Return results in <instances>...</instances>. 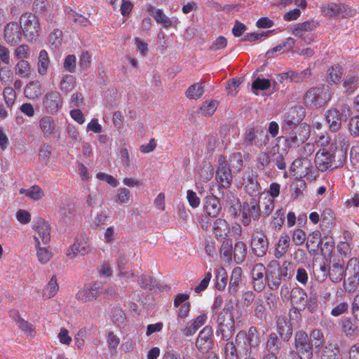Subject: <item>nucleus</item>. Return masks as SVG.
Returning <instances> with one entry per match:
<instances>
[{
    "label": "nucleus",
    "mask_w": 359,
    "mask_h": 359,
    "mask_svg": "<svg viewBox=\"0 0 359 359\" xmlns=\"http://www.w3.org/2000/svg\"><path fill=\"white\" fill-rule=\"evenodd\" d=\"M331 97L330 89L328 86L321 85L311 88L305 94L304 102L306 106L318 109L325 105Z\"/></svg>",
    "instance_id": "f257e3e1"
},
{
    "label": "nucleus",
    "mask_w": 359,
    "mask_h": 359,
    "mask_svg": "<svg viewBox=\"0 0 359 359\" xmlns=\"http://www.w3.org/2000/svg\"><path fill=\"white\" fill-rule=\"evenodd\" d=\"M345 156L341 154L339 160H336V154L326 149H320L316 154L315 164L320 172L334 170L343 165Z\"/></svg>",
    "instance_id": "f03ea898"
},
{
    "label": "nucleus",
    "mask_w": 359,
    "mask_h": 359,
    "mask_svg": "<svg viewBox=\"0 0 359 359\" xmlns=\"http://www.w3.org/2000/svg\"><path fill=\"white\" fill-rule=\"evenodd\" d=\"M20 26L25 36L28 41L36 40L41 32L39 18L32 13L22 14L20 19Z\"/></svg>",
    "instance_id": "7ed1b4c3"
},
{
    "label": "nucleus",
    "mask_w": 359,
    "mask_h": 359,
    "mask_svg": "<svg viewBox=\"0 0 359 359\" xmlns=\"http://www.w3.org/2000/svg\"><path fill=\"white\" fill-rule=\"evenodd\" d=\"M344 287L346 292H353L359 284V259L353 257L347 263L345 269Z\"/></svg>",
    "instance_id": "20e7f679"
},
{
    "label": "nucleus",
    "mask_w": 359,
    "mask_h": 359,
    "mask_svg": "<svg viewBox=\"0 0 359 359\" xmlns=\"http://www.w3.org/2000/svg\"><path fill=\"white\" fill-rule=\"evenodd\" d=\"M217 323V334H221L224 340L229 341L233 334L235 323L233 316L228 309H223L219 314Z\"/></svg>",
    "instance_id": "39448f33"
},
{
    "label": "nucleus",
    "mask_w": 359,
    "mask_h": 359,
    "mask_svg": "<svg viewBox=\"0 0 359 359\" xmlns=\"http://www.w3.org/2000/svg\"><path fill=\"white\" fill-rule=\"evenodd\" d=\"M310 126L302 123L294 126L285 137V142L289 148H297L305 142L310 136Z\"/></svg>",
    "instance_id": "423d86ee"
},
{
    "label": "nucleus",
    "mask_w": 359,
    "mask_h": 359,
    "mask_svg": "<svg viewBox=\"0 0 359 359\" xmlns=\"http://www.w3.org/2000/svg\"><path fill=\"white\" fill-rule=\"evenodd\" d=\"M250 246L253 253L257 257H262L266 254L269 249V241L261 227H254Z\"/></svg>",
    "instance_id": "0eeeda50"
},
{
    "label": "nucleus",
    "mask_w": 359,
    "mask_h": 359,
    "mask_svg": "<svg viewBox=\"0 0 359 359\" xmlns=\"http://www.w3.org/2000/svg\"><path fill=\"white\" fill-rule=\"evenodd\" d=\"M294 346L301 359H312V345L308 334L304 331H298L294 335Z\"/></svg>",
    "instance_id": "6e6552de"
},
{
    "label": "nucleus",
    "mask_w": 359,
    "mask_h": 359,
    "mask_svg": "<svg viewBox=\"0 0 359 359\" xmlns=\"http://www.w3.org/2000/svg\"><path fill=\"white\" fill-rule=\"evenodd\" d=\"M241 214V222L245 226H249L252 219L258 220L262 214L259 203L255 198L243 203Z\"/></svg>",
    "instance_id": "1a4fd4ad"
},
{
    "label": "nucleus",
    "mask_w": 359,
    "mask_h": 359,
    "mask_svg": "<svg viewBox=\"0 0 359 359\" xmlns=\"http://www.w3.org/2000/svg\"><path fill=\"white\" fill-rule=\"evenodd\" d=\"M102 291V288L99 283L96 282L90 283L78 291L76 294V298L82 302H93L100 295Z\"/></svg>",
    "instance_id": "9d476101"
},
{
    "label": "nucleus",
    "mask_w": 359,
    "mask_h": 359,
    "mask_svg": "<svg viewBox=\"0 0 359 359\" xmlns=\"http://www.w3.org/2000/svg\"><path fill=\"white\" fill-rule=\"evenodd\" d=\"M146 10L154 17L157 24L161 25L165 29L176 27L180 22L177 18H170L168 17L162 9L156 8L151 4H147Z\"/></svg>",
    "instance_id": "9b49d317"
},
{
    "label": "nucleus",
    "mask_w": 359,
    "mask_h": 359,
    "mask_svg": "<svg viewBox=\"0 0 359 359\" xmlns=\"http://www.w3.org/2000/svg\"><path fill=\"white\" fill-rule=\"evenodd\" d=\"M320 11L324 15L332 18H346L353 14L351 9L346 5L333 2L323 5Z\"/></svg>",
    "instance_id": "f8f14e48"
},
{
    "label": "nucleus",
    "mask_w": 359,
    "mask_h": 359,
    "mask_svg": "<svg viewBox=\"0 0 359 359\" xmlns=\"http://www.w3.org/2000/svg\"><path fill=\"white\" fill-rule=\"evenodd\" d=\"M90 251V247L88 239L81 236L76 238L74 243L69 246L66 252V256L71 260H74L79 256H84Z\"/></svg>",
    "instance_id": "ddd939ff"
},
{
    "label": "nucleus",
    "mask_w": 359,
    "mask_h": 359,
    "mask_svg": "<svg viewBox=\"0 0 359 359\" xmlns=\"http://www.w3.org/2000/svg\"><path fill=\"white\" fill-rule=\"evenodd\" d=\"M304 111L302 107L295 106L291 107L285 113L283 118L282 129L288 130L302 121Z\"/></svg>",
    "instance_id": "4468645a"
},
{
    "label": "nucleus",
    "mask_w": 359,
    "mask_h": 359,
    "mask_svg": "<svg viewBox=\"0 0 359 359\" xmlns=\"http://www.w3.org/2000/svg\"><path fill=\"white\" fill-rule=\"evenodd\" d=\"M248 341L249 347L245 348L244 355L245 358L250 357L252 353V348L259 346L260 343V337L256 327H250L246 332L241 330L236 335V341L239 339H245Z\"/></svg>",
    "instance_id": "2eb2a0df"
},
{
    "label": "nucleus",
    "mask_w": 359,
    "mask_h": 359,
    "mask_svg": "<svg viewBox=\"0 0 359 359\" xmlns=\"http://www.w3.org/2000/svg\"><path fill=\"white\" fill-rule=\"evenodd\" d=\"M214 346L212 330L210 326H205L199 332L196 341L197 349L202 353H208Z\"/></svg>",
    "instance_id": "dca6fc26"
},
{
    "label": "nucleus",
    "mask_w": 359,
    "mask_h": 359,
    "mask_svg": "<svg viewBox=\"0 0 359 359\" xmlns=\"http://www.w3.org/2000/svg\"><path fill=\"white\" fill-rule=\"evenodd\" d=\"M63 100L57 91H50L44 95L43 107L46 111L50 114H55L62 107Z\"/></svg>",
    "instance_id": "f3484780"
},
{
    "label": "nucleus",
    "mask_w": 359,
    "mask_h": 359,
    "mask_svg": "<svg viewBox=\"0 0 359 359\" xmlns=\"http://www.w3.org/2000/svg\"><path fill=\"white\" fill-rule=\"evenodd\" d=\"M33 229L38 234L34 236L36 245H40V239L43 244H48L50 241V226L47 222L42 218H38L34 223Z\"/></svg>",
    "instance_id": "a211bd4d"
},
{
    "label": "nucleus",
    "mask_w": 359,
    "mask_h": 359,
    "mask_svg": "<svg viewBox=\"0 0 359 359\" xmlns=\"http://www.w3.org/2000/svg\"><path fill=\"white\" fill-rule=\"evenodd\" d=\"M4 39L6 42L11 46L18 44L22 38V30L15 22L8 23L4 30Z\"/></svg>",
    "instance_id": "6ab92c4d"
},
{
    "label": "nucleus",
    "mask_w": 359,
    "mask_h": 359,
    "mask_svg": "<svg viewBox=\"0 0 359 359\" xmlns=\"http://www.w3.org/2000/svg\"><path fill=\"white\" fill-rule=\"evenodd\" d=\"M216 179L224 188L229 187L232 182V174L229 165L222 157L219 160Z\"/></svg>",
    "instance_id": "aec40b11"
},
{
    "label": "nucleus",
    "mask_w": 359,
    "mask_h": 359,
    "mask_svg": "<svg viewBox=\"0 0 359 359\" xmlns=\"http://www.w3.org/2000/svg\"><path fill=\"white\" fill-rule=\"evenodd\" d=\"M277 331L284 341H288L292 334V328L290 320L285 316H278L276 319Z\"/></svg>",
    "instance_id": "412c9836"
},
{
    "label": "nucleus",
    "mask_w": 359,
    "mask_h": 359,
    "mask_svg": "<svg viewBox=\"0 0 359 359\" xmlns=\"http://www.w3.org/2000/svg\"><path fill=\"white\" fill-rule=\"evenodd\" d=\"M311 161L306 157H301L292 162L290 170L296 172V174L301 177L309 174L311 172Z\"/></svg>",
    "instance_id": "4be33fe9"
},
{
    "label": "nucleus",
    "mask_w": 359,
    "mask_h": 359,
    "mask_svg": "<svg viewBox=\"0 0 359 359\" xmlns=\"http://www.w3.org/2000/svg\"><path fill=\"white\" fill-rule=\"evenodd\" d=\"M325 119L332 132L338 131L341 126V114L336 109L331 108L325 112Z\"/></svg>",
    "instance_id": "5701e85b"
},
{
    "label": "nucleus",
    "mask_w": 359,
    "mask_h": 359,
    "mask_svg": "<svg viewBox=\"0 0 359 359\" xmlns=\"http://www.w3.org/2000/svg\"><path fill=\"white\" fill-rule=\"evenodd\" d=\"M39 128L45 137H52L56 133V124L53 117L43 116L39 121Z\"/></svg>",
    "instance_id": "b1692460"
},
{
    "label": "nucleus",
    "mask_w": 359,
    "mask_h": 359,
    "mask_svg": "<svg viewBox=\"0 0 359 359\" xmlns=\"http://www.w3.org/2000/svg\"><path fill=\"white\" fill-rule=\"evenodd\" d=\"M208 316L205 313H201L192 320H191L184 327L183 332L185 336H192L196 331L202 327L206 322Z\"/></svg>",
    "instance_id": "393cba45"
},
{
    "label": "nucleus",
    "mask_w": 359,
    "mask_h": 359,
    "mask_svg": "<svg viewBox=\"0 0 359 359\" xmlns=\"http://www.w3.org/2000/svg\"><path fill=\"white\" fill-rule=\"evenodd\" d=\"M290 299L293 304L296 305L297 308L299 309H304L306 308V303L307 302V294L301 287H294L290 291Z\"/></svg>",
    "instance_id": "a878e982"
},
{
    "label": "nucleus",
    "mask_w": 359,
    "mask_h": 359,
    "mask_svg": "<svg viewBox=\"0 0 359 359\" xmlns=\"http://www.w3.org/2000/svg\"><path fill=\"white\" fill-rule=\"evenodd\" d=\"M222 206L218 198L215 196L206 197L204 210L208 216L216 217L219 215Z\"/></svg>",
    "instance_id": "bb28decb"
},
{
    "label": "nucleus",
    "mask_w": 359,
    "mask_h": 359,
    "mask_svg": "<svg viewBox=\"0 0 359 359\" xmlns=\"http://www.w3.org/2000/svg\"><path fill=\"white\" fill-rule=\"evenodd\" d=\"M242 274L243 271L241 267L237 266L233 269L228 287L231 294H235L238 291L240 285L242 284Z\"/></svg>",
    "instance_id": "cd10ccee"
},
{
    "label": "nucleus",
    "mask_w": 359,
    "mask_h": 359,
    "mask_svg": "<svg viewBox=\"0 0 359 359\" xmlns=\"http://www.w3.org/2000/svg\"><path fill=\"white\" fill-rule=\"evenodd\" d=\"M328 276L332 282H339L345 277L344 262L341 261L334 262L329 269Z\"/></svg>",
    "instance_id": "c85d7f7f"
},
{
    "label": "nucleus",
    "mask_w": 359,
    "mask_h": 359,
    "mask_svg": "<svg viewBox=\"0 0 359 359\" xmlns=\"http://www.w3.org/2000/svg\"><path fill=\"white\" fill-rule=\"evenodd\" d=\"M282 348L280 339L275 333L269 334L266 343V349L268 351L266 355H273L277 356Z\"/></svg>",
    "instance_id": "c756f323"
},
{
    "label": "nucleus",
    "mask_w": 359,
    "mask_h": 359,
    "mask_svg": "<svg viewBox=\"0 0 359 359\" xmlns=\"http://www.w3.org/2000/svg\"><path fill=\"white\" fill-rule=\"evenodd\" d=\"M290 245V237L287 234H283L280 236L275 246L274 256L276 259H280L288 251Z\"/></svg>",
    "instance_id": "7c9ffc66"
},
{
    "label": "nucleus",
    "mask_w": 359,
    "mask_h": 359,
    "mask_svg": "<svg viewBox=\"0 0 359 359\" xmlns=\"http://www.w3.org/2000/svg\"><path fill=\"white\" fill-rule=\"evenodd\" d=\"M318 26V22L315 20H308L296 25L292 30V34L295 36H302V32H308L314 30Z\"/></svg>",
    "instance_id": "2f4dec72"
},
{
    "label": "nucleus",
    "mask_w": 359,
    "mask_h": 359,
    "mask_svg": "<svg viewBox=\"0 0 359 359\" xmlns=\"http://www.w3.org/2000/svg\"><path fill=\"white\" fill-rule=\"evenodd\" d=\"M245 189L251 195H256L259 191V184L257 180V175L252 172L249 173L245 180Z\"/></svg>",
    "instance_id": "473e14b6"
},
{
    "label": "nucleus",
    "mask_w": 359,
    "mask_h": 359,
    "mask_svg": "<svg viewBox=\"0 0 359 359\" xmlns=\"http://www.w3.org/2000/svg\"><path fill=\"white\" fill-rule=\"evenodd\" d=\"M50 65V59L46 50L39 52L37 62V72L41 75H46Z\"/></svg>",
    "instance_id": "72a5a7b5"
},
{
    "label": "nucleus",
    "mask_w": 359,
    "mask_h": 359,
    "mask_svg": "<svg viewBox=\"0 0 359 359\" xmlns=\"http://www.w3.org/2000/svg\"><path fill=\"white\" fill-rule=\"evenodd\" d=\"M20 194H25L34 201H39L44 196V192L38 185H33L29 189L22 188L19 191Z\"/></svg>",
    "instance_id": "f704fd0d"
},
{
    "label": "nucleus",
    "mask_w": 359,
    "mask_h": 359,
    "mask_svg": "<svg viewBox=\"0 0 359 359\" xmlns=\"http://www.w3.org/2000/svg\"><path fill=\"white\" fill-rule=\"evenodd\" d=\"M15 74L21 78L28 79L31 76L32 69L27 60H18L15 67Z\"/></svg>",
    "instance_id": "c9c22d12"
},
{
    "label": "nucleus",
    "mask_w": 359,
    "mask_h": 359,
    "mask_svg": "<svg viewBox=\"0 0 359 359\" xmlns=\"http://www.w3.org/2000/svg\"><path fill=\"white\" fill-rule=\"evenodd\" d=\"M343 69L340 65H334L327 71V81L329 83H337L341 79Z\"/></svg>",
    "instance_id": "e433bc0d"
},
{
    "label": "nucleus",
    "mask_w": 359,
    "mask_h": 359,
    "mask_svg": "<svg viewBox=\"0 0 359 359\" xmlns=\"http://www.w3.org/2000/svg\"><path fill=\"white\" fill-rule=\"evenodd\" d=\"M214 233L218 238H224L229 232V224L224 219H217L214 224Z\"/></svg>",
    "instance_id": "4c0bfd02"
},
{
    "label": "nucleus",
    "mask_w": 359,
    "mask_h": 359,
    "mask_svg": "<svg viewBox=\"0 0 359 359\" xmlns=\"http://www.w3.org/2000/svg\"><path fill=\"white\" fill-rule=\"evenodd\" d=\"M41 93V85L39 81L29 82L25 87L24 94L29 100H34Z\"/></svg>",
    "instance_id": "58836bf2"
},
{
    "label": "nucleus",
    "mask_w": 359,
    "mask_h": 359,
    "mask_svg": "<svg viewBox=\"0 0 359 359\" xmlns=\"http://www.w3.org/2000/svg\"><path fill=\"white\" fill-rule=\"evenodd\" d=\"M259 135L264 136L263 132L256 131L254 128H249L245 133L244 140L248 144L252 145L255 144L260 146L262 144V141L258 140Z\"/></svg>",
    "instance_id": "ea45409f"
},
{
    "label": "nucleus",
    "mask_w": 359,
    "mask_h": 359,
    "mask_svg": "<svg viewBox=\"0 0 359 359\" xmlns=\"http://www.w3.org/2000/svg\"><path fill=\"white\" fill-rule=\"evenodd\" d=\"M59 290V285L55 276H52L48 284L43 289V294L48 299L53 297Z\"/></svg>",
    "instance_id": "a19ab883"
},
{
    "label": "nucleus",
    "mask_w": 359,
    "mask_h": 359,
    "mask_svg": "<svg viewBox=\"0 0 359 359\" xmlns=\"http://www.w3.org/2000/svg\"><path fill=\"white\" fill-rule=\"evenodd\" d=\"M247 253L246 245L242 242L238 241L235 244L233 256L234 260L237 264L243 262L245 258Z\"/></svg>",
    "instance_id": "79ce46f5"
},
{
    "label": "nucleus",
    "mask_w": 359,
    "mask_h": 359,
    "mask_svg": "<svg viewBox=\"0 0 359 359\" xmlns=\"http://www.w3.org/2000/svg\"><path fill=\"white\" fill-rule=\"evenodd\" d=\"M203 86L201 83H196L191 86L186 91V96L189 99L198 100L203 94Z\"/></svg>",
    "instance_id": "37998d69"
},
{
    "label": "nucleus",
    "mask_w": 359,
    "mask_h": 359,
    "mask_svg": "<svg viewBox=\"0 0 359 359\" xmlns=\"http://www.w3.org/2000/svg\"><path fill=\"white\" fill-rule=\"evenodd\" d=\"M290 80L295 83H301L306 81L311 76V69L307 68L301 72H295L290 70Z\"/></svg>",
    "instance_id": "c03bdc74"
},
{
    "label": "nucleus",
    "mask_w": 359,
    "mask_h": 359,
    "mask_svg": "<svg viewBox=\"0 0 359 359\" xmlns=\"http://www.w3.org/2000/svg\"><path fill=\"white\" fill-rule=\"evenodd\" d=\"M50 7L48 0H34L32 6L33 11L39 15L48 12Z\"/></svg>",
    "instance_id": "a18cd8bd"
},
{
    "label": "nucleus",
    "mask_w": 359,
    "mask_h": 359,
    "mask_svg": "<svg viewBox=\"0 0 359 359\" xmlns=\"http://www.w3.org/2000/svg\"><path fill=\"white\" fill-rule=\"evenodd\" d=\"M4 99L8 107L11 108L16 100V93L13 88L5 87L3 91Z\"/></svg>",
    "instance_id": "49530a36"
},
{
    "label": "nucleus",
    "mask_w": 359,
    "mask_h": 359,
    "mask_svg": "<svg viewBox=\"0 0 359 359\" xmlns=\"http://www.w3.org/2000/svg\"><path fill=\"white\" fill-rule=\"evenodd\" d=\"M14 55L18 60H26L29 57L30 48L26 44H21L15 49Z\"/></svg>",
    "instance_id": "de8ad7c7"
},
{
    "label": "nucleus",
    "mask_w": 359,
    "mask_h": 359,
    "mask_svg": "<svg viewBox=\"0 0 359 359\" xmlns=\"http://www.w3.org/2000/svg\"><path fill=\"white\" fill-rule=\"evenodd\" d=\"M271 163L269 155L264 152H260L257 156L256 166L259 170H264Z\"/></svg>",
    "instance_id": "09e8293b"
},
{
    "label": "nucleus",
    "mask_w": 359,
    "mask_h": 359,
    "mask_svg": "<svg viewBox=\"0 0 359 359\" xmlns=\"http://www.w3.org/2000/svg\"><path fill=\"white\" fill-rule=\"evenodd\" d=\"M36 256L39 262L42 264L48 263L52 257V253L46 248L39 245H36Z\"/></svg>",
    "instance_id": "8fccbe9b"
},
{
    "label": "nucleus",
    "mask_w": 359,
    "mask_h": 359,
    "mask_svg": "<svg viewBox=\"0 0 359 359\" xmlns=\"http://www.w3.org/2000/svg\"><path fill=\"white\" fill-rule=\"evenodd\" d=\"M358 78L353 75H347L343 80V86L347 88L349 94L352 93L358 85Z\"/></svg>",
    "instance_id": "3c124183"
},
{
    "label": "nucleus",
    "mask_w": 359,
    "mask_h": 359,
    "mask_svg": "<svg viewBox=\"0 0 359 359\" xmlns=\"http://www.w3.org/2000/svg\"><path fill=\"white\" fill-rule=\"evenodd\" d=\"M313 275L315 278L318 281H323L327 277L328 273L325 264L323 262L318 266L313 269Z\"/></svg>",
    "instance_id": "603ef678"
},
{
    "label": "nucleus",
    "mask_w": 359,
    "mask_h": 359,
    "mask_svg": "<svg viewBox=\"0 0 359 359\" xmlns=\"http://www.w3.org/2000/svg\"><path fill=\"white\" fill-rule=\"evenodd\" d=\"M107 344L111 353H116V348L120 344L119 337L113 332H109L107 335Z\"/></svg>",
    "instance_id": "864d4df0"
},
{
    "label": "nucleus",
    "mask_w": 359,
    "mask_h": 359,
    "mask_svg": "<svg viewBox=\"0 0 359 359\" xmlns=\"http://www.w3.org/2000/svg\"><path fill=\"white\" fill-rule=\"evenodd\" d=\"M285 221V213L283 209H278L276 211L274 216L273 217V220L271 222V225L275 229H280Z\"/></svg>",
    "instance_id": "5fc2aeb1"
},
{
    "label": "nucleus",
    "mask_w": 359,
    "mask_h": 359,
    "mask_svg": "<svg viewBox=\"0 0 359 359\" xmlns=\"http://www.w3.org/2000/svg\"><path fill=\"white\" fill-rule=\"evenodd\" d=\"M64 69L70 72L73 73L75 72L76 67V57L74 55H68L65 57L63 64Z\"/></svg>",
    "instance_id": "6e6d98bb"
},
{
    "label": "nucleus",
    "mask_w": 359,
    "mask_h": 359,
    "mask_svg": "<svg viewBox=\"0 0 359 359\" xmlns=\"http://www.w3.org/2000/svg\"><path fill=\"white\" fill-rule=\"evenodd\" d=\"M271 81L266 79L257 78L252 83V88L254 90H265L271 87Z\"/></svg>",
    "instance_id": "4d7b16f0"
},
{
    "label": "nucleus",
    "mask_w": 359,
    "mask_h": 359,
    "mask_svg": "<svg viewBox=\"0 0 359 359\" xmlns=\"http://www.w3.org/2000/svg\"><path fill=\"white\" fill-rule=\"evenodd\" d=\"M226 359H238L237 349L233 341H228L224 346Z\"/></svg>",
    "instance_id": "13d9d810"
},
{
    "label": "nucleus",
    "mask_w": 359,
    "mask_h": 359,
    "mask_svg": "<svg viewBox=\"0 0 359 359\" xmlns=\"http://www.w3.org/2000/svg\"><path fill=\"white\" fill-rule=\"evenodd\" d=\"M306 189V183L304 180L297 182L292 186V191L291 194L293 199H296L303 195V191Z\"/></svg>",
    "instance_id": "bf43d9fd"
},
{
    "label": "nucleus",
    "mask_w": 359,
    "mask_h": 359,
    "mask_svg": "<svg viewBox=\"0 0 359 359\" xmlns=\"http://www.w3.org/2000/svg\"><path fill=\"white\" fill-rule=\"evenodd\" d=\"M62 32L58 29H55L49 35V43L55 48L61 44Z\"/></svg>",
    "instance_id": "052dcab7"
},
{
    "label": "nucleus",
    "mask_w": 359,
    "mask_h": 359,
    "mask_svg": "<svg viewBox=\"0 0 359 359\" xmlns=\"http://www.w3.org/2000/svg\"><path fill=\"white\" fill-rule=\"evenodd\" d=\"M220 254L227 261H230L232 257V243L229 241H224L220 248Z\"/></svg>",
    "instance_id": "680f3d73"
},
{
    "label": "nucleus",
    "mask_w": 359,
    "mask_h": 359,
    "mask_svg": "<svg viewBox=\"0 0 359 359\" xmlns=\"http://www.w3.org/2000/svg\"><path fill=\"white\" fill-rule=\"evenodd\" d=\"M278 269L279 271V278H282L283 280H287L290 278L291 264L290 262H284L280 266L278 265Z\"/></svg>",
    "instance_id": "e2e57ef3"
},
{
    "label": "nucleus",
    "mask_w": 359,
    "mask_h": 359,
    "mask_svg": "<svg viewBox=\"0 0 359 359\" xmlns=\"http://www.w3.org/2000/svg\"><path fill=\"white\" fill-rule=\"evenodd\" d=\"M74 87V78L71 75H65L63 76L60 82V89L64 92L70 91Z\"/></svg>",
    "instance_id": "0e129e2a"
},
{
    "label": "nucleus",
    "mask_w": 359,
    "mask_h": 359,
    "mask_svg": "<svg viewBox=\"0 0 359 359\" xmlns=\"http://www.w3.org/2000/svg\"><path fill=\"white\" fill-rule=\"evenodd\" d=\"M217 107V102L216 100H211L204 104L201 107V110L203 114L207 116L212 115Z\"/></svg>",
    "instance_id": "69168bd1"
},
{
    "label": "nucleus",
    "mask_w": 359,
    "mask_h": 359,
    "mask_svg": "<svg viewBox=\"0 0 359 359\" xmlns=\"http://www.w3.org/2000/svg\"><path fill=\"white\" fill-rule=\"evenodd\" d=\"M338 353L337 348L325 346L323 351L322 359H339Z\"/></svg>",
    "instance_id": "338daca9"
},
{
    "label": "nucleus",
    "mask_w": 359,
    "mask_h": 359,
    "mask_svg": "<svg viewBox=\"0 0 359 359\" xmlns=\"http://www.w3.org/2000/svg\"><path fill=\"white\" fill-rule=\"evenodd\" d=\"M348 129L351 135L359 136V116L353 117L350 119Z\"/></svg>",
    "instance_id": "774afa93"
}]
</instances>
